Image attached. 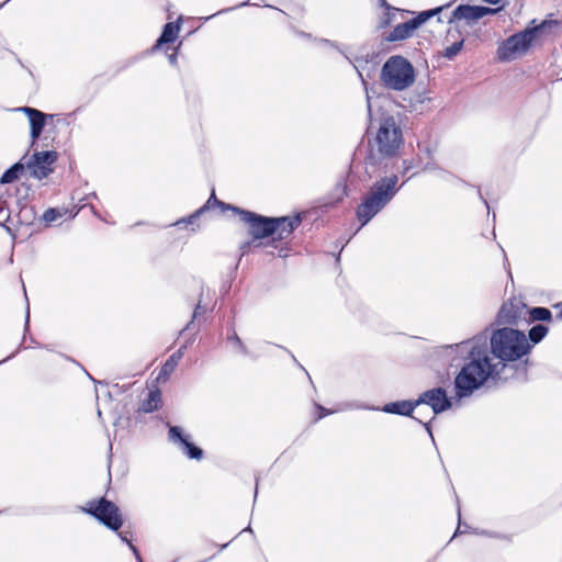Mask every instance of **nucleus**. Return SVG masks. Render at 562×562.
Returning a JSON list of instances; mask_svg holds the SVG:
<instances>
[{
    "label": "nucleus",
    "instance_id": "nucleus-36",
    "mask_svg": "<svg viewBox=\"0 0 562 562\" xmlns=\"http://www.w3.org/2000/svg\"><path fill=\"white\" fill-rule=\"evenodd\" d=\"M248 246H249V244H245V245L243 246V249H246Z\"/></svg>",
    "mask_w": 562,
    "mask_h": 562
},
{
    "label": "nucleus",
    "instance_id": "nucleus-2",
    "mask_svg": "<svg viewBox=\"0 0 562 562\" xmlns=\"http://www.w3.org/2000/svg\"><path fill=\"white\" fill-rule=\"evenodd\" d=\"M530 349L526 335L517 329L504 327L493 333L491 350L497 362L515 361L527 355Z\"/></svg>",
    "mask_w": 562,
    "mask_h": 562
},
{
    "label": "nucleus",
    "instance_id": "nucleus-16",
    "mask_svg": "<svg viewBox=\"0 0 562 562\" xmlns=\"http://www.w3.org/2000/svg\"><path fill=\"white\" fill-rule=\"evenodd\" d=\"M271 220L274 222V235H277V239L279 240L290 237L293 231L301 224L300 215L293 217H271Z\"/></svg>",
    "mask_w": 562,
    "mask_h": 562
},
{
    "label": "nucleus",
    "instance_id": "nucleus-23",
    "mask_svg": "<svg viewBox=\"0 0 562 562\" xmlns=\"http://www.w3.org/2000/svg\"><path fill=\"white\" fill-rule=\"evenodd\" d=\"M527 315H529L532 321L551 319V312L546 307H533L531 310H528Z\"/></svg>",
    "mask_w": 562,
    "mask_h": 562
},
{
    "label": "nucleus",
    "instance_id": "nucleus-33",
    "mask_svg": "<svg viewBox=\"0 0 562 562\" xmlns=\"http://www.w3.org/2000/svg\"><path fill=\"white\" fill-rule=\"evenodd\" d=\"M169 60L171 64H175L177 61V57L175 54H172L170 57H169Z\"/></svg>",
    "mask_w": 562,
    "mask_h": 562
},
{
    "label": "nucleus",
    "instance_id": "nucleus-37",
    "mask_svg": "<svg viewBox=\"0 0 562 562\" xmlns=\"http://www.w3.org/2000/svg\"><path fill=\"white\" fill-rule=\"evenodd\" d=\"M380 1H381L382 5H385V4H386V3H385V0H380Z\"/></svg>",
    "mask_w": 562,
    "mask_h": 562
},
{
    "label": "nucleus",
    "instance_id": "nucleus-12",
    "mask_svg": "<svg viewBox=\"0 0 562 562\" xmlns=\"http://www.w3.org/2000/svg\"><path fill=\"white\" fill-rule=\"evenodd\" d=\"M169 440L178 446L180 450L190 459L200 460L203 457V451L199 447L194 446L190 440L189 436L183 435L182 429L178 426H170L168 431Z\"/></svg>",
    "mask_w": 562,
    "mask_h": 562
},
{
    "label": "nucleus",
    "instance_id": "nucleus-30",
    "mask_svg": "<svg viewBox=\"0 0 562 562\" xmlns=\"http://www.w3.org/2000/svg\"><path fill=\"white\" fill-rule=\"evenodd\" d=\"M317 408L321 411L319 417H323V416H326L329 414V412L321 405H317Z\"/></svg>",
    "mask_w": 562,
    "mask_h": 562
},
{
    "label": "nucleus",
    "instance_id": "nucleus-25",
    "mask_svg": "<svg viewBox=\"0 0 562 562\" xmlns=\"http://www.w3.org/2000/svg\"><path fill=\"white\" fill-rule=\"evenodd\" d=\"M463 40L454 42L452 45L446 47L443 52V56L448 59H453L462 49L463 47Z\"/></svg>",
    "mask_w": 562,
    "mask_h": 562
},
{
    "label": "nucleus",
    "instance_id": "nucleus-31",
    "mask_svg": "<svg viewBox=\"0 0 562 562\" xmlns=\"http://www.w3.org/2000/svg\"><path fill=\"white\" fill-rule=\"evenodd\" d=\"M555 308L559 310V313L557 315V318L561 319L562 321V304H558L555 305Z\"/></svg>",
    "mask_w": 562,
    "mask_h": 562
},
{
    "label": "nucleus",
    "instance_id": "nucleus-21",
    "mask_svg": "<svg viewBox=\"0 0 562 562\" xmlns=\"http://www.w3.org/2000/svg\"><path fill=\"white\" fill-rule=\"evenodd\" d=\"M24 165L21 162L14 164L1 177V183H11L16 180L21 172L24 171Z\"/></svg>",
    "mask_w": 562,
    "mask_h": 562
},
{
    "label": "nucleus",
    "instance_id": "nucleus-6",
    "mask_svg": "<svg viewBox=\"0 0 562 562\" xmlns=\"http://www.w3.org/2000/svg\"><path fill=\"white\" fill-rule=\"evenodd\" d=\"M538 27L526 30L508 37L497 49L502 60H512L518 55L526 53L535 40Z\"/></svg>",
    "mask_w": 562,
    "mask_h": 562
},
{
    "label": "nucleus",
    "instance_id": "nucleus-24",
    "mask_svg": "<svg viewBox=\"0 0 562 562\" xmlns=\"http://www.w3.org/2000/svg\"><path fill=\"white\" fill-rule=\"evenodd\" d=\"M548 333V328L544 325H536L529 330V339L533 344H538L544 338Z\"/></svg>",
    "mask_w": 562,
    "mask_h": 562
},
{
    "label": "nucleus",
    "instance_id": "nucleus-7",
    "mask_svg": "<svg viewBox=\"0 0 562 562\" xmlns=\"http://www.w3.org/2000/svg\"><path fill=\"white\" fill-rule=\"evenodd\" d=\"M86 512L114 531H117L123 524L119 507L105 498L89 502Z\"/></svg>",
    "mask_w": 562,
    "mask_h": 562
},
{
    "label": "nucleus",
    "instance_id": "nucleus-10",
    "mask_svg": "<svg viewBox=\"0 0 562 562\" xmlns=\"http://www.w3.org/2000/svg\"><path fill=\"white\" fill-rule=\"evenodd\" d=\"M57 155L55 151H41L35 153L24 165V168L30 172V176L42 180L53 172V164L56 161Z\"/></svg>",
    "mask_w": 562,
    "mask_h": 562
},
{
    "label": "nucleus",
    "instance_id": "nucleus-20",
    "mask_svg": "<svg viewBox=\"0 0 562 562\" xmlns=\"http://www.w3.org/2000/svg\"><path fill=\"white\" fill-rule=\"evenodd\" d=\"M160 402H161L160 391H158V390L150 391L148 393V397L145 401H143L139 409L144 413H151V412L158 409Z\"/></svg>",
    "mask_w": 562,
    "mask_h": 562
},
{
    "label": "nucleus",
    "instance_id": "nucleus-35",
    "mask_svg": "<svg viewBox=\"0 0 562 562\" xmlns=\"http://www.w3.org/2000/svg\"><path fill=\"white\" fill-rule=\"evenodd\" d=\"M368 110H369V112L371 111V105H370L369 101H368Z\"/></svg>",
    "mask_w": 562,
    "mask_h": 562
},
{
    "label": "nucleus",
    "instance_id": "nucleus-11",
    "mask_svg": "<svg viewBox=\"0 0 562 562\" xmlns=\"http://www.w3.org/2000/svg\"><path fill=\"white\" fill-rule=\"evenodd\" d=\"M426 404L432 409V414H440L451 407V402L442 387H436L422 393L416 400V405Z\"/></svg>",
    "mask_w": 562,
    "mask_h": 562
},
{
    "label": "nucleus",
    "instance_id": "nucleus-15",
    "mask_svg": "<svg viewBox=\"0 0 562 562\" xmlns=\"http://www.w3.org/2000/svg\"><path fill=\"white\" fill-rule=\"evenodd\" d=\"M16 111L23 112L27 115L31 125V138L32 142H35L42 134L48 115L29 106L18 108ZM49 117H52V115H49Z\"/></svg>",
    "mask_w": 562,
    "mask_h": 562
},
{
    "label": "nucleus",
    "instance_id": "nucleus-13",
    "mask_svg": "<svg viewBox=\"0 0 562 562\" xmlns=\"http://www.w3.org/2000/svg\"><path fill=\"white\" fill-rule=\"evenodd\" d=\"M528 307L518 300H512L503 304L498 312V322L502 324H517L520 319L526 318Z\"/></svg>",
    "mask_w": 562,
    "mask_h": 562
},
{
    "label": "nucleus",
    "instance_id": "nucleus-28",
    "mask_svg": "<svg viewBox=\"0 0 562 562\" xmlns=\"http://www.w3.org/2000/svg\"><path fill=\"white\" fill-rule=\"evenodd\" d=\"M228 340L233 341L243 353H247L246 347L244 346L240 338L235 331H233V334L228 336Z\"/></svg>",
    "mask_w": 562,
    "mask_h": 562
},
{
    "label": "nucleus",
    "instance_id": "nucleus-32",
    "mask_svg": "<svg viewBox=\"0 0 562 562\" xmlns=\"http://www.w3.org/2000/svg\"><path fill=\"white\" fill-rule=\"evenodd\" d=\"M415 419H417L419 423L424 424L428 434L431 436V430H430V427L428 426V424L424 423L422 419H418L417 417H414Z\"/></svg>",
    "mask_w": 562,
    "mask_h": 562
},
{
    "label": "nucleus",
    "instance_id": "nucleus-26",
    "mask_svg": "<svg viewBox=\"0 0 562 562\" xmlns=\"http://www.w3.org/2000/svg\"><path fill=\"white\" fill-rule=\"evenodd\" d=\"M212 204H218L221 206H224L225 204L223 202H220L217 201L214 192H212V195L210 196V199L207 200V202L205 203L204 206H202L201 209H199L194 214H192L190 217H189V221L188 222H192L193 218L198 217L202 212H204L205 209H210L212 206Z\"/></svg>",
    "mask_w": 562,
    "mask_h": 562
},
{
    "label": "nucleus",
    "instance_id": "nucleus-3",
    "mask_svg": "<svg viewBox=\"0 0 562 562\" xmlns=\"http://www.w3.org/2000/svg\"><path fill=\"white\" fill-rule=\"evenodd\" d=\"M397 182V176L393 175L382 178L371 187L369 194L357 209V217L362 226L393 199L398 191Z\"/></svg>",
    "mask_w": 562,
    "mask_h": 562
},
{
    "label": "nucleus",
    "instance_id": "nucleus-34",
    "mask_svg": "<svg viewBox=\"0 0 562 562\" xmlns=\"http://www.w3.org/2000/svg\"><path fill=\"white\" fill-rule=\"evenodd\" d=\"M199 310H200V305L196 306L195 311H194V314H193V317H195L199 313Z\"/></svg>",
    "mask_w": 562,
    "mask_h": 562
},
{
    "label": "nucleus",
    "instance_id": "nucleus-22",
    "mask_svg": "<svg viewBox=\"0 0 562 562\" xmlns=\"http://www.w3.org/2000/svg\"><path fill=\"white\" fill-rule=\"evenodd\" d=\"M68 213V210L65 207L58 209V207H50L46 210L43 214V220L50 224L61 217H64Z\"/></svg>",
    "mask_w": 562,
    "mask_h": 562
},
{
    "label": "nucleus",
    "instance_id": "nucleus-17",
    "mask_svg": "<svg viewBox=\"0 0 562 562\" xmlns=\"http://www.w3.org/2000/svg\"><path fill=\"white\" fill-rule=\"evenodd\" d=\"M416 406V401H398L385 404L382 411L389 414L411 416Z\"/></svg>",
    "mask_w": 562,
    "mask_h": 562
},
{
    "label": "nucleus",
    "instance_id": "nucleus-29",
    "mask_svg": "<svg viewBox=\"0 0 562 562\" xmlns=\"http://www.w3.org/2000/svg\"><path fill=\"white\" fill-rule=\"evenodd\" d=\"M9 220V214L0 203V224Z\"/></svg>",
    "mask_w": 562,
    "mask_h": 562
},
{
    "label": "nucleus",
    "instance_id": "nucleus-18",
    "mask_svg": "<svg viewBox=\"0 0 562 562\" xmlns=\"http://www.w3.org/2000/svg\"><path fill=\"white\" fill-rule=\"evenodd\" d=\"M179 31H180L179 23H171V22L167 23L164 27L162 34L157 40L154 48H157V47L161 46L162 44L173 42L177 38Z\"/></svg>",
    "mask_w": 562,
    "mask_h": 562
},
{
    "label": "nucleus",
    "instance_id": "nucleus-1",
    "mask_svg": "<svg viewBox=\"0 0 562 562\" xmlns=\"http://www.w3.org/2000/svg\"><path fill=\"white\" fill-rule=\"evenodd\" d=\"M460 353H467V361L454 379L456 393L459 397L470 396L480 389L490 378L493 380H507L506 370L514 366L492 362L488 356L486 339L476 337L456 345Z\"/></svg>",
    "mask_w": 562,
    "mask_h": 562
},
{
    "label": "nucleus",
    "instance_id": "nucleus-27",
    "mask_svg": "<svg viewBox=\"0 0 562 562\" xmlns=\"http://www.w3.org/2000/svg\"><path fill=\"white\" fill-rule=\"evenodd\" d=\"M119 537L121 538L122 541L126 542L130 547V549L132 550V552L134 553L137 562H143L142 558H140V554H139V551L137 550V548L128 540L127 536L125 532H120L119 533Z\"/></svg>",
    "mask_w": 562,
    "mask_h": 562
},
{
    "label": "nucleus",
    "instance_id": "nucleus-19",
    "mask_svg": "<svg viewBox=\"0 0 562 562\" xmlns=\"http://www.w3.org/2000/svg\"><path fill=\"white\" fill-rule=\"evenodd\" d=\"M183 349L184 347L180 348L177 352L171 355L170 358L165 362L158 374V380H166L172 373V371L175 370L178 362L183 356Z\"/></svg>",
    "mask_w": 562,
    "mask_h": 562
},
{
    "label": "nucleus",
    "instance_id": "nucleus-4",
    "mask_svg": "<svg viewBox=\"0 0 562 562\" xmlns=\"http://www.w3.org/2000/svg\"><path fill=\"white\" fill-rule=\"evenodd\" d=\"M381 81L389 89L403 91L415 81L414 67L406 58L392 56L382 67Z\"/></svg>",
    "mask_w": 562,
    "mask_h": 562
},
{
    "label": "nucleus",
    "instance_id": "nucleus-8",
    "mask_svg": "<svg viewBox=\"0 0 562 562\" xmlns=\"http://www.w3.org/2000/svg\"><path fill=\"white\" fill-rule=\"evenodd\" d=\"M231 210L238 213L243 222L249 225V234L255 239H261L268 236L274 235L276 227L274 222H272L271 217H265L258 215L256 213L239 210L238 207L228 205Z\"/></svg>",
    "mask_w": 562,
    "mask_h": 562
},
{
    "label": "nucleus",
    "instance_id": "nucleus-5",
    "mask_svg": "<svg viewBox=\"0 0 562 562\" xmlns=\"http://www.w3.org/2000/svg\"><path fill=\"white\" fill-rule=\"evenodd\" d=\"M403 144L402 130L393 116L383 117L378 126L374 140L372 144V151L381 157H393Z\"/></svg>",
    "mask_w": 562,
    "mask_h": 562
},
{
    "label": "nucleus",
    "instance_id": "nucleus-14",
    "mask_svg": "<svg viewBox=\"0 0 562 562\" xmlns=\"http://www.w3.org/2000/svg\"><path fill=\"white\" fill-rule=\"evenodd\" d=\"M497 9H491L480 5H459L453 11V19L467 20L469 22L477 21L487 14H493Z\"/></svg>",
    "mask_w": 562,
    "mask_h": 562
},
{
    "label": "nucleus",
    "instance_id": "nucleus-9",
    "mask_svg": "<svg viewBox=\"0 0 562 562\" xmlns=\"http://www.w3.org/2000/svg\"><path fill=\"white\" fill-rule=\"evenodd\" d=\"M442 10V7L434 10L424 11L418 16L396 25L386 36L385 40L389 42L403 41L411 37L416 29H418L424 22L430 16L437 14Z\"/></svg>",
    "mask_w": 562,
    "mask_h": 562
}]
</instances>
